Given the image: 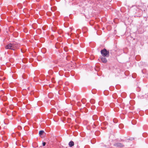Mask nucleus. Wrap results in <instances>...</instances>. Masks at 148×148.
Segmentation results:
<instances>
[{"label": "nucleus", "instance_id": "nucleus-8", "mask_svg": "<svg viewBox=\"0 0 148 148\" xmlns=\"http://www.w3.org/2000/svg\"><path fill=\"white\" fill-rule=\"evenodd\" d=\"M46 143L45 142L42 143V145L43 146H44L45 145Z\"/></svg>", "mask_w": 148, "mask_h": 148}, {"label": "nucleus", "instance_id": "nucleus-1", "mask_svg": "<svg viewBox=\"0 0 148 148\" xmlns=\"http://www.w3.org/2000/svg\"><path fill=\"white\" fill-rule=\"evenodd\" d=\"M101 53L102 56L104 57H108L109 55V52L105 49L102 50L101 51Z\"/></svg>", "mask_w": 148, "mask_h": 148}, {"label": "nucleus", "instance_id": "nucleus-7", "mask_svg": "<svg viewBox=\"0 0 148 148\" xmlns=\"http://www.w3.org/2000/svg\"><path fill=\"white\" fill-rule=\"evenodd\" d=\"M44 133V131L43 130H41L39 132V135L40 136H41Z\"/></svg>", "mask_w": 148, "mask_h": 148}, {"label": "nucleus", "instance_id": "nucleus-3", "mask_svg": "<svg viewBox=\"0 0 148 148\" xmlns=\"http://www.w3.org/2000/svg\"><path fill=\"white\" fill-rule=\"evenodd\" d=\"M101 59L102 62L104 63H106L107 62V60L106 58H105V57L102 56Z\"/></svg>", "mask_w": 148, "mask_h": 148}, {"label": "nucleus", "instance_id": "nucleus-10", "mask_svg": "<svg viewBox=\"0 0 148 148\" xmlns=\"http://www.w3.org/2000/svg\"><path fill=\"white\" fill-rule=\"evenodd\" d=\"M64 49L65 50V48H64Z\"/></svg>", "mask_w": 148, "mask_h": 148}, {"label": "nucleus", "instance_id": "nucleus-6", "mask_svg": "<svg viewBox=\"0 0 148 148\" xmlns=\"http://www.w3.org/2000/svg\"><path fill=\"white\" fill-rule=\"evenodd\" d=\"M14 47H6V49H12L13 50H14Z\"/></svg>", "mask_w": 148, "mask_h": 148}, {"label": "nucleus", "instance_id": "nucleus-9", "mask_svg": "<svg viewBox=\"0 0 148 148\" xmlns=\"http://www.w3.org/2000/svg\"><path fill=\"white\" fill-rule=\"evenodd\" d=\"M37 1H39V0H37Z\"/></svg>", "mask_w": 148, "mask_h": 148}, {"label": "nucleus", "instance_id": "nucleus-5", "mask_svg": "<svg viewBox=\"0 0 148 148\" xmlns=\"http://www.w3.org/2000/svg\"><path fill=\"white\" fill-rule=\"evenodd\" d=\"M16 43H10L9 44H8L6 46H13L15 45H16Z\"/></svg>", "mask_w": 148, "mask_h": 148}, {"label": "nucleus", "instance_id": "nucleus-2", "mask_svg": "<svg viewBox=\"0 0 148 148\" xmlns=\"http://www.w3.org/2000/svg\"><path fill=\"white\" fill-rule=\"evenodd\" d=\"M114 146H115L116 147H123L124 146V145L122 144L117 143H115L114 144Z\"/></svg>", "mask_w": 148, "mask_h": 148}, {"label": "nucleus", "instance_id": "nucleus-4", "mask_svg": "<svg viewBox=\"0 0 148 148\" xmlns=\"http://www.w3.org/2000/svg\"><path fill=\"white\" fill-rule=\"evenodd\" d=\"M69 147H72L74 145V143L73 141H70L69 143Z\"/></svg>", "mask_w": 148, "mask_h": 148}]
</instances>
